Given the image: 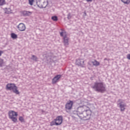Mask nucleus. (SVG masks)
I'll return each mask as SVG.
<instances>
[{
    "label": "nucleus",
    "instance_id": "obj_1",
    "mask_svg": "<svg viewBox=\"0 0 130 130\" xmlns=\"http://www.w3.org/2000/svg\"><path fill=\"white\" fill-rule=\"evenodd\" d=\"M92 89L96 92L104 93L106 91V84L102 81H96L92 86Z\"/></svg>",
    "mask_w": 130,
    "mask_h": 130
},
{
    "label": "nucleus",
    "instance_id": "obj_2",
    "mask_svg": "<svg viewBox=\"0 0 130 130\" xmlns=\"http://www.w3.org/2000/svg\"><path fill=\"white\" fill-rule=\"evenodd\" d=\"M91 112L90 110V108L87 107V108L85 109L84 112L79 116L81 119H83V120H88L91 118Z\"/></svg>",
    "mask_w": 130,
    "mask_h": 130
},
{
    "label": "nucleus",
    "instance_id": "obj_3",
    "mask_svg": "<svg viewBox=\"0 0 130 130\" xmlns=\"http://www.w3.org/2000/svg\"><path fill=\"white\" fill-rule=\"evenodd\" d=\"M6 89L7 90H10V91L12 90L13 93L16 94V95H19L20 92L18 90V87L16 86V84L14 83H8L6 85Z\"/></svg>",
    "mask_w": 130,
    "mask_h": 130
},
{
    "label": "nucleus",
    "instance_id": "obj_4",
    "mask_svg": "<svg viewBox=\"0 0 130 130\" xmlns=\"http://www.w3.org/2000/svg\"><path fill=\"white\" fill-rule=\"evenodd\" d=\"M8 115L10 119H11L13 122H17V116H18V113L15 112L14 111H9Z\"/></svg>",
    "mask_w": 130,
    "mask_h": 130
},
{
    "label": "nucleus",
    "instance_id": "obj_5",
    "mask_svg": "<svg viewBox=\"0 0 130 130\" xmlns=\"http://www.w3.org/2000/svg\"><path fill=\"white\" fill-rule=\"evenodd\" d=\"M37 5L39 8H45L48 5V0H38L37 2Z\"/></svg>",
    "mask_w": 130,
    "mask_h": 130
},
{
    "label": "nucleus",
    "instance_id": "obj_6",
    "mask_svg": "<svg viewBox=\"0 0 130 130\" xmlns=\"http://www.w3.org/2000/svg\"><path fill=\"white\" fill-rule=\"evenodd\" d=\"M117 106L118 107H119L121 112H124V111L125 110V107H126V104L123 103L122 100H118Z\"/></svg>",
    "mask_w": 130,
    "mask_h": 130
},
{
    "label": "nucleus",
    "instance_id": "obj_7",
    "mask_svg": "<svg viewBox=\"0 0 130 130\" xmlns=\"http://www.w3.org/2000/svg\"><path fill=\"white\" fill-rule=\"evenodd\" d=\"M87 107L88 106H85V105H83V106L78 107L77 108V111H76L77 115L79 117L80 116L82 115V114H83V113H84L85 110H86V109H87Z\"/></svg>",
    "mask_w": 130,
    "mask_h": 130
},
{
    "label": "nucleus",
    "instance_id": "obj_8",
    "mask_svg": "<svg viewBox=\"0 0 130 130\" xmlns=\"http://www.w3.org/2000/svg\"><path fill=\"white\" fill-rule=\"evenodd\" d=\"M54 120L56 121V125H60L62 123V116H57Z\"/></svg>",
    "mask_w": 130,
    "mask_h": 130
},
{
    "label": "nucleus",
    "instance_id": "obj_9",
    "mask_svg": "<svg viewBox=\"0 0 130 130\" xmlns=\"http://www.w3.org/2000/svg\"><path fill=\"white\" fill-rule=\"evenodd\" d=\"M61 78V75H57L55 76L52 80V84H56L58 81H59V79Z\"/></svg>",
    "mask_w": 130,
    "mask_h": 130
},
{
    "label": "nucleus",
    "instance_id": "obj_10",
    "mask_svg": "<svg viewBox=\"0 0 130 130\" xmlns=\"http://www.w3.org/2000/svg\"><path fill=\"white\" fill-rule=\"evenodd\" d=\"M17 28L18 30L21 31H25V30H26V26L22 23H19L17 26Z\"/></svg>",
    "mask_w": 130,
    "mask_h": 130
},
{
    "label": "nucleus",
    "instance_id": "obj_11",
    "mask_svg": "<svg viewBox=\"0 0 130 130\" xmlns=\"http://www.w3.org/2000/svg\"><path fill=\"white\" fill-rule=\"evenodd\" d=\"M74 102L72 101L68 102L66 105V109L67 110H71V109L73 107Z\"/></svg>",
    "mask_w": 130,
    "mask_h": 130
},
{
    "label": "nucleus",
    "instance_id": "obj_12",
    "mask_svg": "<svg viewBox=\"0 0 130 130\" xmlns=\"http://www.w3.org/2000/svg\"><path fill=\"white\" fill-rule=\"evenodd\" d=\"M76 64L79 66V67H84V60L83 59H78L76 61Z\"/></svg>",
    "mask_w": 130,
    "mask_h": 130
},
{
    "label": "nucleus",
    "instance_id": "obj_13",
    "mask_svg": "<svg viewBox=\"0 0 130 130\" xmlns=\"http://www.w3.org/2000/svg\"><path fill=\"white\" fill-rule=\"evenodd\" d=\"M32 12L31 11H22L21 12V14L24 16V17H27L28 16H31L32 15Z\"/></svg>",
    "mask_w": 130,
    "mask_h": 130
},
{
    "label": "nucleus",
    "instance_id": "obj_14",
    "mask_svg": "<svg viewBox=\"0 0 130 130\" xmlns=\"http://www.w3.org/2000/svg\"><path fill=\"white\" fill-rule=\"evenodd\" d=\"M70 39L68 37L67 35H65L64 36L63 38V43L65 46H68L69 45V40Z\"/></svg>",
    "mask_w": 130,
    "mask_h": 130
},
{
    "label": "nucleus",
    "instance_id": "obj_15",
    "mask_svg": "<svg viewBox=\"0 0 130 130\" xmlns=\"http://www.w3.org/2000/svg\"><path fill=\"white\" fill-rule=\"evenodd\" d=\"M91 62L94 67H98V66H100V62H98V61H96V60H94Z\"/></svg>",
    "mask_w": 130,
    "mask_h": 130
},
{
    "label": "nucleus",
    "instance_id": "obj_16",
    "mask_svg": "<svg viewBox=\"0 0 130 130\" xmlns=\"http://www.w3.org/2000/svg\"><path fill=\"white\" fill-rule=\"evenodd\" d=\"M31 59H32L34 61H38V57L35 55H31Z\"/></svg>",
    "mask_w": 130,
    "mask_h": 130
},
{
    "label": "nucleus",
    "instance_id": "obj_17",
    "mask_svg": "<svg viewBox=\"0 0 130 130\" xmlns=\"http://www.w3.org/2000/svg\"><path fill=\"white\" fill-rule=\"evenodd\" d=\"M6 4V0H0V6H5Z\"/></svg>",
    "mask_w": 130,
    "mask_h": 130
},
{
    "label": "nucleus",
    "instance_id": "obj_18",
    "mask_svg": "<svg viewBox=\"0 0 130 130\" xmlns=\"http://www.w3.org/2000/svg\"><path fill=\"white\" fill-rule=\"evenodd\" d=\"M122 3L126 5H128L130 3V0H121Z\"/></svg>",
    "mask_w": 130,
    "mask_h": 130
},
{
    "label": "nucleus",
    "instance_id": "obj_19",
    "mask_svg": "<svg viewBox=\"0 0 130 130\" xmlns=\"http://www.w3.org/2000/svg\"><path fill=\"white\" fill-rule=\"evenodd\" d=\"M50 125L51 126H52L53 125H56V122L55 120H53L50 122Z\"/></svg>",
    "mask_w": 130,
    "mask_h": 130
},
{
    "label": "nucleus",
    "instance_id": "obj_20",
    "mask_svg": "<svg viewBox=\"0 0 130 130\" xmlns=\"http://www.w3.org/2000/svg\"><path fill=\"white\" fill-rule=\"evenodd\" d=\"M11 37L13 39H16V38H17V35H16V34L12 33V34H11Z\"/></svg>",
    "mask_w": 130,
    "mask_h": 130
},
{
    "label": "nucleus",
    "instance_id": "obj_21",
    "mask_svg": "<svg viewBox=\"0 0 130 130\" xmlns=\"http://www.w3.org/2000/svg\"><path fill=\"white\" fill-rule=\"evenodd\" d=\"M43 56H45L46 58H47V57H49V56H50V53H45L43 55Z\"/></svg>",
    "mask_w": 130,
    "mask_h": 130
},
{
    "label": "nucleus",
    "instance_id": "obj_22",
    "mask_svg": "<svg viewBox=\"0 0 130 130\" xmlns=\"http://www.w3.org/2000/svg\"><path fill=\"white\" fill-rule=\"evenodd\" d=\"M51 19L52 20H53V21H57V16H52Z\"/></svg>",
    "mask_w": 130,
    "mask_h": 130
},
{
    "label": "nucleus",
    "instance_id": "obj_23",
    "mask_svg": "<svg viewBox=\"0 0 130 130\" xmlns=\"http://www.w3.org/2000/svg\"><path fill=\"white\" fill-rule=\"evenodd\" d=\"M60 35L61 37H64V35H67V34H66V32L62 31L60 33Z\"/></svg>",
    "mask_w": 130,
    "mask_h": 130
},
{
    "label": "nucleus",
    "instance_id": "obj_24",
    "mask_svg": "<svg viewBox=\"0 0 130 130\" xmlns=\"http://www.w3.org/2000/svg\"><path fill=\"white\" fill-rule=\"evenodd\" d=\"M19 119L20 121H21V122H24V118H23V117L22 116L19 117Z\"/></svg>",
    "mask_w": 130,
    "mask_h": 130
},
{
    "label": "nucleus",
    "instance_id": "obj_25",
    "mask_svg": "<svg viewBox=\"0 0 130 130\" xmlns=\"http://www.w3.org/2000/svg\"><path fill=\"white\" fill-rule=\"evenodd\" d=\"M71 18H72V16H71V13H69L67 15V18L68 19V20H70Z\"/></svg>",
    "mask_w": 130,
    "mask_h": 130
},
{
    "label": "nucleus",
    "instance_id": "obj_26",
    "mask_svg": "<svg viewBox=\"0 0 130 130\" xmlns=\"http://www.w3.org/2000/svg\"><path fill=\"white\" fill-rule=\"evenodd\" d=\"M29 1V4L30 5V6H32L33 5V2H34V0H28Z\"/></svg>",
    "mask_w": 130,
    "mask_h": 130
},
{
    "label": "nucleus",
    "instance_id": "obj_27",
    "mask_svg": "<svg viewBox=\"0 0 130 130\" xmlns=\"http://www.w3.org/2000/svg\"><path fill=\"white\" fill-rule=\"evenodd\" d=\"M3 63H4V61L3 59H0V67L3 66Z\"/></svg>",
    "mask_w": 130,
    "mask_h": 130
},
{
    "label": "nucleus",
    "instance_id": "obj_28",
    "mask_svg": "<svg viewBox=\"0 0 130 130\" xmlns=\"http://www.w3.org/2000/svg\"><path fill=\"white\" fill-rule=\"evenodd\" d=\"M3 53H4V51L0 50V56H2Z\"/></svg>",
    "mask_w": 130,
    "mask_h": 130
},
{
    "label": "nucleus",
    "instance_id": "obj_29",
    "mask_svg": "<svg viewBox=\"0 0 130 130\" xmlns=\"http://www.w3.org/2000/svg\"><path fill=\"white\" fill-rule=\"evenodd\" d=\"M127 58L128 59H129V60H130V54H128V55H127Z\"/></svg>",
    "mask_w": 130,
    "mask_h": 130
},
{
    "label": "nucleus",
    "instance_id": "obj_30",
    "mask_svg": "<svg viewBox=\"0 0 130 130\" xmlns=\"http://www.w3.org/2000/svg\"><path fill=\"white\" fill-rule=\"evenodd\" d=\"M5 13H6V14H10V11H6Z\"/></svg>",
    "mask_w": 130,
    "mask_h": 130
},
{
    "label": "nucleus",
    "instance_id": "obj_31",
    "mask_svg": "<svg viewBox=\"0 0 130 130\" xmlns=\"http://www.w3.org/2000/svg\"><path fill=\"white\" fill-rule=\"evenodd\" d=\"M104 60H107V58H105L104 59Z\"/></svg>",
    "mask_w": 130,
    "mask_h": 130
},
{
    "label": "nucleus",
    "instance_id": "obj_32",
    "mask_svg": "<svg viewBox=\"0 0 130 130\" xmlns=\"http://www.w3.org/2000/svg\"><path fill=\"white\" fill-rule=\"evenodd\" d=\"M10 10H11V9H8V11H10Z\"/></svg>",
    "mask_w": 130,
    "mask_h": 130
}]
</instances>
